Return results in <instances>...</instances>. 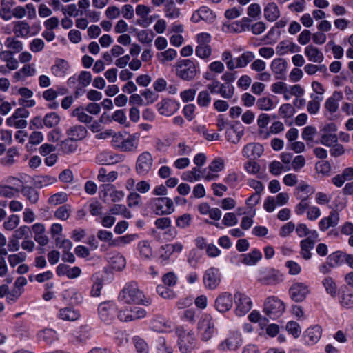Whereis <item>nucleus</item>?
<instances>
[{
	"label": "nucleus",
	"instance_id": "a19ab883",
	"mask_svg": "<svg viewBox=\"0 0 353 353\" xmlns=\"http://www.w3.org/2000/svg\"><path fill=\"white\" fill-rule=\"evenodd\" d=\"M22 237V230L21 228L15 231V234L13 236V238L10 239L8 248L9 251L15 252L18 251L20 248L19 239Z\"/></svg>",
	"mask_w": 353,
	"mask_h": 353
},
{
	"label": "nucleus",
	"instance_id": "a211bd4d",
	"mask_svg": "<svg viewBox=\"0 0 353 353\" xmlns=\"http://www.w3.org/2000/svg\"><path fill=\"white\" fill-rule=\"evenodd\" d=\"M66 134L68 135V137L70 138L74 141H77L83 140L86 137L88 134V130L83 125H76L70 127L66 130Z\"/></svg>",
	"mask_w": 353,
	"mask_h": 353
},
{
	"label": "nucleus",
	"instance_id": "e2e57ef3",
	"mask_svg": "<svg viewBox=\"0 0 353 353\" xmlns=\"http://www.w3.org/2000/svg\"><path fill=\"white\" fill-rule=\"evenodd\" d=\"M192 216L189 214H184L179 216L176 220V225L181 228H185L190 225Z\"/></svg>",
	"mask_w": 353,
	"mask_h": 353
},
{
	"label": "nucleus",
	"instance_id": "5fc2aeb1",
	"mask_svg": "<svg viewBox=\"0 0 353 353\" xmlns=\"http://www.w3.org/2000/svg\"><path fill=\"white\" fill-rule=\"evenodd\" d=\"M323 285L325 288L327 292L332 296H335L337 294V287L331 277H326L323 281Z\"/></svg>",
	"mask_w": 353,
	"mask_h": 353
},
{
	"label": "nucleus",
	"instance_id": "ea45409f",
	"mask_svg": "<svg viewBox=\"0 0 353 353\" xmlns=\"http://www.w3.org/2000/svg\"><path fill=\"white\" fill-rule=\"evenodd\" d=\"M118 173L115 171L110 172L108 174L106 173V170L101 168L99 170L97 179L101 182H112L117 179Z\"/></svg>",
	"mask_w": 353,
	"mask_h": 353
},
{
	"label": "nucleus",
	"instance_id": "f704fd0d",
	"mask_svg": "<svg viewBox=\"0 0 353 353\" xmlns=\"http://www.w3.org/2000/svg\"><path fill=\"white\" fill-rule=\"evenodd\" d=\"M68 63L64 59H58L56 61L55 65H54L51 70L52 73L57 77L63 76L68 70Z\"/></svg>",
	"mask_w": 353,
	"mask_h": 353
},
{
	"label": "nucleus",
	"instance_id": "a18cd8bd",
	"mask_svg": "<svg viewBox=\"0 0 353 353\" xmlns=\"http://www.w3.org/2000/svg\"><path fill=\"white\" fill-rule=\"evenodd\" d=\"M321 137L319 141H316V143H321L322 145L330 147L334 143L338 142V137L336 134H320Z\"/></svg>",
	"mask_w": 353,
	"mask_h": 353
},
{
	"label": "nucleus",
	"instance_id": "0eeeda50",
	"mask_svg": "<svg viewBox=\"0 0 353 353\" xmlns=\"http://www.w3.org/2000/svg\"><path fill=\"white\" fill-rule=\"evenodd\" d=\"M153 158L150 152L145 151L141 153L137 159L135 170L140 176L147 175L152 170Z\"/></svg>",
	"mask_w": 353,
	"mask_h": 353
},
{
	"label": "nucleus",
	"instance_id": "6e6d98bb",
	"mask_svg": "<svg viewBox=\"0 0 353 353\" xmlns=\"http://www.w3.org/2000/svg\"><path fill=\"white\" fill-rule=\"evenodd\" d=\"M137 238V234H126L125 236H120L117 239L112 241L111 243H110V245L119 246L121 245L128 244L133 241Z\"/></svg>",
	"mask_w": 353,
	"mask_h": 353
},
{
	"label": "nucleus",
	"instance_id": "79ce46f5",
	"mask_svg": "<svg viewBox=\"0 0 353 353\" xmlns=\"http://www.w3.org/2000/svg\"><path fill=\"white\" fill-rule=\"evenodd\" d=\"M305 72L309 74L312 75L317 72H322L324 75H327V67L325 65H314L312 63L306 64L304 67Z\"/></svg>",
	"mask_w": 353,
	"mask_h": 353
},
{
	"label": "nucleus",
	"instance_id": "338daca9",
	"mask_svg": "<svg viewBox=\"0 0 353 353\" xmlns=\"http://www.w3.org/2000/svg\"><path fill=\"white\" fill-rule=\"evenodd\" d=\"M211 101V97L207 91H201L197 97V103L202 107L208 106Z\"/></svg>",
	"mask_w": 353,
	"mask_h": 353
},
{
	"label": "nucleus",
	"instance_id": "f03ea898",
	"mask_svg": "<svg viewBox=\"0 0 353 353\" xmlns=\"http://www.w3.org/2000/svg\"><path fill=\"white\" fill-rule=\"evenodd\" d=\"M119 299L126 304H148V301H145L143 292L139 289L138 284L134 281L125 285L119 295Z\"/></svg>",
	"mask_w": 353,
	"mask_h": 353
},
{
	"label": "nucleus",
	"instance_id": "7c9ffc66",
	"mask_svg": "<svg viewBox=\"0 0 353 353\" xmlns=\"http://www.w3.org/2000/svg\"><path fill=\"white\" fill-rule=\"evenodd\" d=\"M165 14V17L169 19H176L180 16V9L176 6L172 0H166Z\"/></svg>",
	"mask_w": 353,
	"mask_h": 353
},
{
	"label": "nucleus",
	"instance_id": "bf43d9fd",
	"mask_svg": "<svg viewBox=\"0 0 353 353\" xmlns=\"http://www.w3.org/2000/svg\"><path fill=\"white\" fill-rule=\"evenodd\" d=\"M176 51L174 49L170 48L164 52L159 53L157 57L162 62L165 63L168 61H172L176 57Z\"/></svg>",
	"mask_w": 353,
	"mask_h": 353
},
{
	"label": "nucleus",
	"instance_id": "774afa93",
	"mask_svg": "<svg viewBox=\"0 0 353 353\" xmlns=\"http://www.w3.org/2000/svg\"><path fill=\"white\" fill-rule=\"evenodd\" d=\"M317 133L316 129L313 126H307L304 128L302 132V138L309 142L312 141L314 136Z\"/></svg>",
	"mask_w": 353,
	"mask_h": 353
},
{
	"label": "nucleus",
	"instance_id": "09e8293b",
	"mask_svg": "<svg viewBox=\"0 0 353 353\" xmlns=\"http://www.w3.org/2000/svg\"><path fill=\"white\" fill-rule=\"evenodd\" d=\"M298 199L301 201L295 208V212L297 214H302L305 212V211L309 208V205L307 203L308 194L306 192L305 194H298Z\"/></svg>",
	"mask_w": 353,
	"mask_h": 353
},
{
	"label": "nucleus",
	"instance_id": "c756f323",
	"mask_svg": "<svg viewBox=\"0 0 353 353\" xmlns=\"http://www.w3.org/2000/svg\"><path fill=\"white\" fill-rule=\"evenodd\" d=\"M59 316L61 319L68 321H74L80 317L79 311L71 307H65L59 311Z\"/></svg>",
	"mask_w": 353,
	"mask_h": 353
},
{
	"label": "nucleus",
	"instance_id": "58836bf2",
	"mask_svg": "<svg viewBox=\"0 0 353 353\" xmlns=\"http://www.w3.org/2000/svg\"><path fill=\"white\" fill-rule=\"evenodd\" d=\"M254 58L255 56L252 52H245L236 59V63L235 64V66H236V68H244L249 63L253 61Z\"/></svg>",
	"mask_w": 353,
	"mask_h": 353
},
{
	"label": "nucleus",
	"instance_id": "f8f14e48",
	"mask_svg": "<svg viewBox=\"0 0 353 353\" xmlns=\"http://www.w3.org/2000/svg\"><path fill=\"white\" fill-rule=\"evenodd\" d=\"M203 283L208 289H216L221 283V275L219 269L216 268L208 269L203 275Z\"/></svg>",
	"mask_w": 353,
	"mask_h": 353
},
{
	"label": "nucleus",
	"instance_id": "423d86ee",
	"mask_svg": "<svg viewBox=\"0 0 353 353\" xmlns=\"http://www.w3.org/2000/svg\"><path fill=\"white\" fill-rule=\"evenodd\" d=\"M176 75L185 81H190L196 76L197 70L194 63L190 59L179 61L176 63Z\"/></svg>",
	"mask_w": 353,
	"mask_h": 353
},
{
	"label": "nucleus",
	"instance_id": "1a4fd4ad",
	"mask_svg": "<svg viewBox=\"0 0 353 353\" xmlns=\"http://www.w3.org/2000/svg\"><path fill=\"white\" fill-rule=\"evenodd\" d=\"M234 299L236 306L235 312L237 316H244L251 310L252 303L250 298L246 294L236 292L234 294Z\"/></svg>",
	"mask_w": 353,
	"mask_h": 353
},
{
	"label": "nucleus",
	"instance_id": "e433bc0d",
	"mask_svg": "<svg viewBox=\"0 0 353 353\" xmlns=\"http://www.w3.org/2000/svg\"><path fill=\"white\" fill-rule=\"evenodd\" d=\"M262 257L261 252L258 250H254L250 253L243 254V262L249 265H253L256 263Z\"/></svg>",
	"mask_w": 353,
	"mask_h": 353
},
{
	"label": "nucleus",
	"instance_id": "4be33fe9",
	"mask_svg": "<svg viewBox=\"0 0 353 353\" xmlns=\"http://www.w3.org/2000/svg\"><path fill=\"white\" fill-rule=\"evenodd\" d=\"M263 152L262 145L259 143H250L245 145L243 149V155L254 159L259 158L261 156Z\"/></svg>",
	"mask_w": 353,
	"mask_h": 353
},
{
	"label": "nucleus",
	"instance_id": "b1692460",
	"mask_svg": "<svg viewBox=\"0 0 353 353\" xmlns=\"http://www.w3.org/2000/svg\"><path fill=\"white\" fill-rule=\"evenodd\" d=\"M264 15L270 21H276L280 16V11L275 3H269L264 8Z\"/></svg>",
	"mask_w": 353,
	"mask_h": 353
},
{
	"label": "nucleus",
	"instance_id": "cd10ccee",
	"mask_svg": "<svg viewBox=\"0 0 353 353\" xmlns=\"http://www.w3.org/2000/svg\"><path fill=\"white\" fill-rule=\"evenodd\" d=\"M6 123L10 127L20 129L22 127V109L17 108L14 114L7 119Z\"/></svg>",
	"mask_w": 353,
	"mask_h": 353
},
{
	"label": "nucleus",
	"instance_id": "8fccbe9b",
	"mask_svg": "<svg viewBox=\"0 0 353 353\" xmlns=\"http://www.w3.org/2000/svg\"><path fill=\"white\" fill-rule=\"evenodd\" d=\"M234 93V88L232 85L227 83H221L219 94L225 99H230Z\"/></svg>",
	"mask_w": 353,
	"mask_h": 353
},
{
	"label": "nucleus",
	"instance_id": "6e6552de",
	"mask_svg": "<svg viewBox=\"0 0 353 353\" xmlns=\"http://www.w3.org/2000/svg\"><path fill=\"white\" fill-rule=\"evenodd\" d=\"M156 214H170L174 211L173 201L168 197H156L151 199Z\"/></svg>",
	"mask_w": 353,
	"mask_h": 353
},
{
	"label": "nucleus",
	"instance_id": "680f3d73",
	"mask_svg": "<svg viewBox=\"0 0 353 353\" xmlns=\"http://www.w3.org/2000/svg\"><path fill=\"white\" fill-rule=\"evenodd\" d=\"M112 118L114 121L121 125L129 126V122L128 121L125 113L123 110H118L115 111L113 113Z\"/></svg>",
	"mask_w": 353,
	"mask_h": 353
},
{
	"label": "nucleus",
	"instance_id": "39448f33",
	"mask_svg": "<svg viewBox=\"0 0 353 353\" xmlns=\"http://www.w3.org/2000/svg\"><path fill=\"white\" fill-rule=\"evenodd\" d=\"M13 32L15 35L8 37L5 41V46L8 49L5 52H10L11 54L19 53L22 50V42L21 41L22 23L21 21L14 23Z\"/></svg>",
	"mask_w": 353,
	"mask_h": 353
},
{
	"label": "nucleus",
	"instance_id": "72a5a7b5",
	"mask_svg": "<svg viewBox=\"0 0 353 353\" xmlns=\"http://www.w3.org/2000/svg\"><path fill=\"white\" fill-rule=\"evenodd\" d=\"M85 108L79 106L72 111V115L76 117L78 121L83 123H90L92 121V117L85 112Z\"/></svg>",
	"mask_w": 353,
	"mask_h": 353
},
{
	"label": "nucleus",
	"instance_id": "6ab92c4d",
	"mask_svg": "<svg viewBox=\"0 0 353 353\" xmlns=\"http://www.w3.org/2000/svg\"><path fill=\"white\" fill-rule=\"evenodd\" d=\"M343 94L339 91H334L325 103V109L330 113H334L338 110L339 102L343 99Z\"/></svg>",
	"mask_w": 353,
	"mask_h": 353
},
{
	"label": "nucleus",
	"instance_id": "20e7f679",
	"mask_svg": "<svg viewBox=\"0 0 353 353\" xmlns=\"http://www.w3.org/2000/svg\"><path fill=\"white\" fill-rule=\"evenodd\" d=\"M285 305L277 297L268 296L263 305V312L270 319H274L282 315L285 311Z\"/></svg>",
	"mask_w": 353,
	"mask_h": 353
},
{
	"label": "nucleus",
	"instance_id": "9b49d317",
	"mask_svg": "<svg viewBox=\"0 0 353 353\" xmlns=\"http://www.w3.org/2000/svg\"><path fill=\"white\" fill-rule=\"evenodd\" d=\"M233 299L231 293L224 292L221 293L214 301V308L221 313L229 311L233 305Z\"/></svg>",
	"mask_w": 353,
	"mask_h": 353
},
{
	"label": "nucleus",
	"instance_id": "7ed1b4c3",
	"mask_svg": "<svg viewBox=\"0 0 353 353\" xmlns=\"http://www.w3.org/2000/svg\"><path fill=\"white\" fill-rule=\"evenodd\" d=\"M177 346L181 353H191L196 346V337L192 331L185 330L183 327L176 329Z\"/></svg>",
	"mask_w": 353,
	"mask_h": 353
},
{
	"label": "nucleus",
	"instance_id": "c9c22d12",
	"mask_svg": "<svg viewBox=\"0 0 353 353\" xmlns=\"http://www.w3.org/2000/svg\"><path fill=\"white\" fill-rule=\"evenodd\" d=\"M60 120V117L56 112H50L44 116L43 123L46 127L52 128L59 123Z\"/></svg>",
	"mask_w": 353,
	"mask_h": 353
},
{
	"label": "nucleus",
	"instance_id": "5701e85b",
	"mask_svg": "<svg viewBox=\"0 0 353 353\" xmlns=\"http://www.w3.org/2000/svg\"><path fill=\"white\" fill-rule=\"evenodd\" d=\"M300 245L302 257L305 260L310 259L312 256L310 251L314 247V241L310 238H307L301 241Z\"/></svg>",
	"mask_w": 353,
	"mask_h": 353
},
{
	"label": "nucleus",
	"instance_id": "3c124183",
	"mask_svg": "<svg viewBox=\"0 0 353 353\" xmlns=\"http://www.w3.org/2000/svg\"><path fill=\"white\" fill-rule=\"evenodd\" d=\"M39 336L48 344L52 343L57 339V333L51 329H45L39 333Z\"/></svg>",
	"mask_w": 353,
	"mask_h": 353
},
{
	"label": "nucleus",
	"instance_id": "4468645a",
	"mask_svg": "<svg viewBox=\"0 0 353 353\" xmlns=\"http://www.w3.org/2000/svg\"><path fill=\"white\" fill-rule=\"evenodd\" d=\"M101 192L104 201L110 198L112 202H117L124 197V193L122 191H118L115 187L111 184H104L102 185Z\"/></svg>",
	"mask_w": 353,
	"mask_h": 353
},
{
	"label": "nucleus",
	"instance_id": "f257e3e1",
	"mask_svg": "<svg viewBox=\"0 0 353 353\" xmlns=\"http://www.w3.org/2000/svg\"><path fill=\"white\" fill-rule=\"evenodd\" d=\"M140 134L118 132L112 136V145L114 148L123 152H135L139 148Z\"/></svg>",
	"mask_w": 353,
	"mask_h": 353
},
{
	"label": "nucleus",
	"instance_id": "0e129e2a",
	"mask_svg": "<svg viewBox=\"0 0 353 353\" xmlns=\"http://www.w3.org/2000/svg\"><path fill=\"white\" fill-rule=\"evenodd\" d=\"M221 58L223 61L225 63L227 68L229 70H233L236 68V66H235V63L232 59V55L230 51L223 52L221 54Z\"/></svg>",
	"mask_w": 353,
	"mask_h": 353
},
{
	"label": "nucleus",
	"instance_id": "864d4df0",
	"mask_svg": "<svg viewBox=\"0 0 353 353\" xmlns=\"http://www.w3.org/2000/svg\"><path fill=\"white\" fill-rule=\"evenodd\" d=\"M19 195L18 188L11 185H0V196L11 198Z\"/></svg>",
	"mask_w": 353,
	"mask_h": 353
},
{
	"label": "nucleus",
	"instance_id": "13d9d810",
	"mask_svg": "<svg viewBox=\"0 0 353 353\" xmlns=\"http://www.w3.org/2000/svg\"><path fill=\"white\" fill-rule=\"evenodd\" d=\"M43 139L41 132H33L29 137V143L26 145L27 149L31 150L32 145L39 144L43 141Z\"/></svg>",
	"mask_w": 353,
	"mask_h": 353
},
{
	"label": "nucleus",
	"instance_id": "37998d69",
	"mask_svg": "<svg viewBox=\"0 0 353 353\" xmlns=\"http://www.w3.org/2000/svg\"><path fill=\"white\" fill-rule=\"evenodd\" d=\"M195 54L202 59H208L212 54V47L210 45H197L195 49Z\"/></svg>",
	"mask_w": 353,
	"mask_h": 353
},
{
	"label": "nucleus",
	"instance_id": "9d476101",
	"mask_svg": "<svg viewBox=\"0 0 353 353\" xmlns=\"http://www.w3.org/2000/svg\"><path fill=\"white\" fill-rule=\"evenodd\" d=\"M198 328L200 331L201 340L207 342L214 335V323L210 315H205L201 321L199 322Z\"/></svg>",
	"mask_w": 353,
	"mask_h": 353
},
{
	"label": "nucleus",
	"instance_id": "052dcab7",
	"mask_svg": "<svg viewBox=\"0 0 353 353\" xmlns=\"http://www.w3.org/2000/svg\"><path fill=\"white\" fill-rule=\"evenodd\" d=\"M256 105L260 110L268 111L272 108L274 103L269 97H262L257 100Z\"/></svg>",
	"mask_w": 353,
	"mask_h": 353
},
{
	"label": "nucleus",
	"instance_id": "aec40b11",
	"mask_svg": "<svg viewBox=\"0 0 353 353\" xmlns=\"http://www.w3.org/2000/svg\"><path fill=\"white\" fill-rule=\"evenodd\" d=\"M287 68V62L281 58L275 59L271 63L272 72L276 74V79H283Z\"/></svg>",
	"mask_w": 353,
	"mask_h": 353
},
{
	"label": "nucleus",
	"instance_id": "603ef678",
	"mask_svg": "<svg viewBox=\"0 0 353 353\" xmlns=\"http://www.w3.org/2000/svg\"><path fill=\"white\" fill-rule=\"evenodd\" d=\"M68 199V194L65 192H60L52 195L48 199V203L53 205H57L66 202Z\"/></svg>",
	"mask_w": 353,
	"mask_h": 353
},
{
	"label": "nucleus",
	"instance_id": "dca6fc26",
	"mask_svg": "<svg viewBox=\"0 0 353 353\" xmlns=\"http://www.w3.org/2000/svg\"><path fill=\"white\" fill-rule=\"evenodd\" d=\"M191 19L194 23H198L201 20L212 21L215 19V15L209 8L202 6L193 13Z\"/></svg>",
	"mask_w": 353,
	"mask_h": 353
},
{
	"label": "nucleus",
	"instance_id": "49530a36",
	"mask_svg": "<svg viewBox=\"0 0 353 353\" xmlns=\"http://www.w3.org/2000/svg\"><path fill=\"white\" fill-rule=\"evenodd\" d=\"M321 328L318 325H315L305 331V336L308 337L309 340L312 342H316L321 338Z\"/></svg>",
	"mask_w": 353,
	"mask_h": 353
},
{
	"label": "nucleus",
	"instance_id": "4d7b16f0",
	"mask_svg": "<svg viewBox=\"0 0 353 353\" xmlns=\"http://www.w3.org/2000/svg\"><path fill=\"white\" fill-rule=\"evenodd\" d=\"M110 263L112 265V268L117 270H120L125 266V259L123 256L120 254H116L112 257L110 259Z\"/></svg>",
	"mask_w": 353,
	"mask_h": 353
},
{
	"label": "nucleus",
	"instance_id": "c85d7f7f",
	"mask_svg": "<svg viewBox=\"0 0 353 353\" xmlns=\"http://www.w3.org/2000/svg\"><path fill=\"white\" fill-rule=\"evenodd\" d=\"M22 280L18 278L14 284V288L10 292H8L7 301L9 303L15 302L21 294Z\"/></svg>",
	"mask_w": 353,
	"mask_h": 353
},
{
	"label": "nucleus",
	"instance_id": "69168bd1",
	"mask_svg": "<svg viewBox=\"0 0 353 353\" xmlns=\"http://www.w3.org/2000/svg\"><path fill=\"white\" fill-rule=\"evenodd\" d=\"M286 330L295 338L299 337L301 332L299 325L295 321L288 322L286 325Z\"/></svg>",
	"mask_w": 353,
	"mask_h": 353
},
{
	"label": "nucleus",
	"instance_id": "393cba45",
	"mask_svg": "<svg viewBox=\"0 0 353 353\" xmlns=\"http://www.w3.org/2000/svg\"><path fill=\"white\" fill-rule=\"evenodd\" d=\"M97 162L103 165H111L118 161V156L107 151H103L97 156Z\"/></svg>",
	"mask_w": 353,
	"mask_h": 353
},
{
	"label": "nucleus",
	"instance_id": "412c9836",
	"mask_svg": "<svg viewBox=\"0 0 353 353\" xmlns=\"http://www.w3.org/2000/svg\"><path fill=\"white\" fill-rule=\"evenodd\" d=\"M304 53L311 62L321 63L324 59L323 54L316 47L312 45H309L305 47Z\"/></svg>",
	"mask_w": 353,
	"mask_h": 353
},
{
	"label": "nucleus",
	"instance_id": "2eb2a0df",
	"mask_svg": "<svg viewBox=\"0 0 353 353\" xmlns=\"http://www.w3.org/2000/svg\"><path fill=\"white\" fill-rule=\"evenodd\" d=\"M339 222V214L337 210H333L327 217H324L319 222L320 230L325 232L330 228L336 227Z\"/></svg>",
	"mask_w": 353,
	"mask_h": 353
},
{
	"label": "nucleus",
	"instance_id": "473e14b6",
	"mask_svg": "<svg viewBox=\"0 0 353 353\" xmlns=\"http://www.w3.org/2000/svg\"><path fill=\"white\" fill-rule=\"evenodd\" d=\"M311 100L307 103V110L310 114H316L320 108V103L323 100V97L319 95L311 94Z\"/></svg>",
	"mask_w": 353,
	"mask_h": 353
},
{
	"label": "nucleus",
	"instance_id": "f3484780",
	"mask_svg": "<svg viewBox=\"0 0 353 353\" xmlns=\"http://www.w3.org/2000/svg\"><path fill=\"white\" fill-rule=\"evenodd\" d=\"M241 344V339L239 334H232L219 345L221 350H236Z\"/></svg>",
	"mask_w": 353,
	"mask_h": 353
},
{
	"label": "nucleus",
	"instance_id": "bb28decb",
	"mask_svg": "<svg viewBox=\"0 0 353 353\" xmlns=\"http://www.w3.org/2000/svg\"><path fill=\"white\" fill-rule=\"evenodd\" d=\"M59 150L65 154L73 153L77 149V144L76 141L68 137L63 141H61L59 144Z\"/></svg>",
	"mask_w": 353,
	"mask_h": 353
},
{
	"label": "nucleus",
	"instance_id": "c03bdc74",
	"mask_svg": "<svg viewBox=\"0 0 353 353\" xmlns=\"http://www.w3.org/2000/svg\"><path fill=\"white\" fill-rule=\"evenodd\" d=\"M12 54L10 52H1L0 54V58L7 62V67L10 70H15L19 65L17 60L13 58Z\"/></svg>",
	"mask_w": 353,
	"mask_h": 353
},
{
	"label": "nucleus",
	"instance_id": "4c0bfd02",
	"mask_svg": "<svg viewBox=\"0 0 353 353\" xmlns=\"http://www.w3.org/2000/svg\"><path fill=\"white\" fill-rule=\"evenodd\" d=\"M203 173L201 171L199 168L195 167L190 171L184 172L182 174V179L189 182H193L194 181H199Z\"/></svg>",
	"mask_w": 353,
	"mask_h": 353
},
{
	"label": "nucleus",
	"instance_id": "2f4dec72",
	"mask_svg": "<svg viewBox=\"0 0 353 353\" xmlns=\"http://www.w3.org/2000/svg\"><path fill=\"white\" fill-rule=\"evenodd\" d=\"M13 0H2L1 8L0 10V17L4 20H10L12 18V8Z\"/></svg>",
	"mask_w": 353,
	"mask_h": 353
},
{
	"label": "nucleus",
	"instance_id": "ddd939ff",
	"mask_svg": "<svg viewBox=\"0 0 353 353\" xmlns=\"http://www.w3.org/2000/svg\"><path fill=\"white\" fill-rule=\"evenodd\" d=\"M309 292L308 286L303 283H295L289 289L290 298L295 302L304 301Z\"/></svg>",
	"mask_w": 353,
	"mask_h": 353
},
{
	"label": "nucleus",
	"instance_id": "a878e982",
	"mask_svg": "<svg viewBox=\"0 0 353 353\" xmlns=\"http://www.w3.org/2000/svg\"><path fill=\"white\" fill-rule=\"evenodd\" d=\"M150 9L145 5H138L136 8V14L141 17L140 19L137 20V24L147 27L150 22L146 19L148 14L150 13Z\"/></svg>",
	"mask_w": 353,
	"mask_h": 353
},
{
	"label": "nucleus",
	"instance_id": "de8ad7c7",
	"mask_svg": "<svg viewBox=\"0 0 353 353\" xmlns=\"http://www.w3.org/2000/svg\"><path fill=\"white\" fill-rule=\"evenodd\" d=\"M263 285H276L281 281L280 276L277 272H270L259 279Z\"/></svg>",
	"mask_w": 353,
	"mask_h": 353
}]
</instances>
